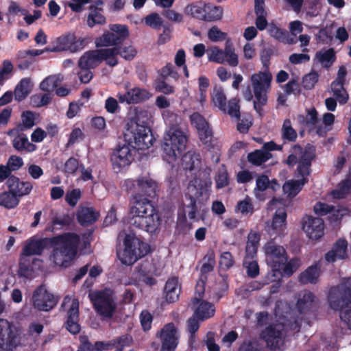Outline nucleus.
<instances>
[{
  "label": "nucleus",
  "mask_w": 351,
  "mask_h": 351,
  "mask_svg": "<svg viewBox=\"0 0 351 351\" xmlns=\"http://www.w3.org/2000/svg\"><path fill=\"white\" fill-rule=\"evenodd\" d=\"M124 138L128 144L119 143L110 154L112 167L116 173L132 163L134 160L132 151L147 149L153 145L154 141L150 128L140 124L136 119H130L127 122Z\"/></svg>",
  "instance_id": "obj_1"
},
{
  "label": "nucleus",
  "mask_w": 351,
  "mask_h": 351,
  "mask_svg": "<svg viewBox=\"0 0 351 351\" xmlns=\"http://www.w3.org/2000/svg\"><path fill=\"white\" fill-rule=\"evenodd\" d=\"M130 207V223L139 230L151 234L159 232L162 224V217L158 206L147 198L139 199Z\"/></svg>",
  "instance_id": "obj_2"
},
{
  "label": "nucleus",
  "mask_w": 351,
  "mask_h": 351,
  "mask_svg": "<svg viewBox=\"0 0 351 351\" xmlns=\"http://www.w3.org/2000/svg\"><path fill=\"white\" fill-rule=\"evenodd\" d=\"M163 115L165 117L167 116L165 118V121L171 125L167 134L168 137H165L162 145L163 158L168 162H171L175 161L182 152L185 149L187 138L184 132L177 125L178 119H180V117L169 111H167Z\"/></svg>",
  "instance_id": "obj_3"
},
{
  "label": "nucleus",
  "mask_w": 351,
  "mask_h": 351,
  "mask_svg": "<svg viewBox=\"0 0 351 351\" xmlns=\"http://www.w3.org/2000/svg\"><path fill=\"white\" fill-rule=\"evenodd\" d=\"M328 301L332 310L339 311L341 320L351 329V285L341 284L331 287Z\"/></svg>",
  "instance_id": "obj_4"
},
{
  "label": "nucleus",
  "mask_w": 351,
  "mask_h": 351,
  "mask_svg": "<svg viewBox=\"0 0 351 351\" xmlns=\"http://www.w3.org/2000/svg\"><path fill=\"white\" fill-rule=\"evenodd\" d=\"M212 181L210 178L206 177L201 178L195 177L189 182L188 192L185 194L186 199L190 200V202L186 205L187 208L191 210L188 213L190 219L198 221L196 218L197 214L199 213V209L197 205L201 200H206L210 195V187Z\"/></svg>",
  "instance_id": "obj_5"
},
{
  "label": "nucleus",
  "mask_w": 351,
  "mask_h": 351,
  "mask_svg": "<svg viewBox=\"0 0 351 351\" xmlns=\"http://www.w3.org/2000/svg\"><path fill=\"white\" fill-rule=\"evenodd\" d=\"M51 239V246L53 247L50 258L56 264H58V256L73 259L77 254V247L80 242L78 234L74 232H65Z\"/></svg>",
  "instance_id": "obj_6"
},
{
  "label": "nucleus",
  "mask_w": 351,
  "mask_h": 351,
  "mask_svg": "<svg viewBox=\"0 0 351 351\" xmlns=\"http://www.w3.org/2000/svg\"><path fill=\"white\" fill-rule=\"evenodd\" d=\"M115 293L109 288L89 293L90 302L96 313L104 319H111L117 309Z\"/></svg>",
  "instance_id": "obj_7"
},
{
  "label": "nucleus",
  "mask_w": 351,
  "mask_h": 351,
  "mask_svg": "<svg viewBox=\"0 0 351 351\" xmlns=\"http://www.w3.org/2000/svg\"><path fill=\"white\" fill-rule=\"evenodd\" d=\"M272 75L269 71H259L251 76V82L255 97L254 108L259 116H263V107L267 102V90L270 88Z\"/></svg>",
  "instance_id": "obj_8"
},
{
  "label": "nucleus",
  "mask_w": 351,
  "mask_h": 351,
  "mask_svg": "<svg viewBox=\"0 0 351 351\" xmlns=\"http://www.w3.org/2000/svg\"><path fill=\"white\" fill-rule=\"evenodd\" d=\"M184 12L199 21L215 22L222 19L223 9L220 5L199 1L187 5L184 8Z\"/></svg>",
  "instance_id": "obj_9"
},
{
  "label": "nucleus",
  "mask_w": 351,
  "mask_h": 351,
  "mask_svg": "<svg viewBox=\"0 0 351 351\" xmlns=\"http://www.w3.org/2000/svg\"><path fill=\"white\" fill-rule=\"evenodd\" d=\"M125 248L120 258L123 264L132 265L149 252V245L138 239L127 234L124 239Z\"/></svg>",
  "instance_id": "obj_10"
},
{
  "label": "nucleus",
  "mask_w": 351,
  "mask_h": 351,
  "mask_svg": "<svg viewBox=\"0 0 351 351\" xmlns=\"http://www.w3.org/2000/svg\"><path fill=\"white\" fill-rule=\"evenodd\" d=\"M264 250L266 261L271 268L272 276L276 278L280 277L282 266L287 262L288 258L285 249L271 241L265 245Z\"/></svg>",
  "instance_id": "obj_11"
},
{
  "label": "nucleus",
  "mask_w": 351,
  "mask_h": 351,
  "mask_svg": "<svg viewBox=\"0 0 351 351\" xmlns=\"http://www.w3.org/2000/svg\"><path fill=\"white\" fill-rule=\"evenodd\" d=\"M191 124L197 130L200 141L208 149H215L217 144V138H214L212 129L208 123L198 112H194L190 117Z\"/></svg>",
  "instance_id": "obj_12"
},
{
  "label": "nucleus",
  "mask_w": 351,
  "mask_h": 351,
  "mask_svg": "<svg viewBox=\"0 0 351 351\" xmlns=\"http://www.w3.org/2000/svg\"><path fill=\"white\" fill-rule=\"evenodd\" d=\"M56 44V46L53 47H46L45 51L49 52L69 51L75 53L83 49L86 45L87 42L84 38L77 39L74 34L69 33L57 38Z\"/></svg>",
  "instance_id": "obj_13"
},
{
  "label": "nucleus",
  "mask_w": 351,
  "mask_h": 351,
  "mask_svg": "<svg viewBox=\"0 0 351 351\" xmlns=\"http://www.w3.org/2000/svg\"><path fill=\"white\" fill-rule=\"evenodd\" d=\"M212 101L215 106L225 113H228L231 117H240L239 100L232 98L226 104V97L223 90L221 87H215L211 94Z\"/></svg>",
  "instance_id": "obj_14"
},
{
  "label": "nucleus",
  "mask_w": 351,
  "mask_h": 351,
  "mask_svg": "<svg viewBox=\"0 0 351 351\" xmlns=\"http://www.w3.org/2000/svg\"><path fill=\"white\" fill-rule=\"evenodd\" d=\"M112 49H97L85 52L79 59L78 66L80 68L95 69L102 61H105L108 65L110 56L112 55Z\"/></svg>",
  "instance_id": "obj_15"
},
{
  "label": "nucleus",
  "mask_w": 351,
  "mask_h": 351,
  "mask_svg": "<svg viewBox=\"0 0 351 351\" xmlns=\"http://www.w3.org/2000/svg\"><path fill=\"white\" fill-rule=\"evenodd\" d=\"M71 301L69 308L66 311V321L64 322L65 328L71 334L77 335L81 330V326L80 322V311H79V301L77 299L71 300L68 296L64 298L62 308H64L67 303Z\"/></svg>",
  "instance_id": "obj_16"
},
{
  "label": "nucleus",
  "mask_w": 351,
  "mask_h": 351,
  "mask_svg": "<svg viewBox=\"0 0 351 351\" xmlns=\"http://www.w3.org/2000/svg\"><path fill=\"white\" fill-rule=\"evenodd\" d=\"M156 337L161 342L160 351H175L179 343L178 330L173 322L165 324Z\"/></svg>",
  "instance_id": "obj_17"
},
{
  "label": "nucleus",
  "mask_w": 351,
  "mask_h": 351,
  "mask_svg": "<svg viewBox=\"0 0 351 351\" xmlns=\"http://www.w3.org/2000/svg\"><path fill=\"white\" fill-rule=\"evenodd\" d=\"M32 302L34 308L40 311H49L53 308L58 303L54 295L49 293L43 285L38 286L34 291Z\"/></svg>",
  "instance_id": "obj_18"
},
{
  "label": "nucleus",
  "mask_w": 351,
  "mask_h": 351,
  "mask_svg": "<svg viewBox=\"0 0 351 351\" xmlns=\"http://www.w3.org/2000/svg\"><path fill=\"white\" fill-rule=\"evenodd\" d=\"M19 343V339L12 326L8 320L0 319V348L12 350Z\"/></svg>",
  "instance_id": "obj_19"
},
{
  "label": "nucleus",
  "mask_w": 351,
  "mask_h": 351,
  "mask_svg": "<svg viewBox=\"0 0 351 351\" xmlns=\"http://www.w3.org/2000/svg\"><path fill=\"white\" fill-rule=\"evenodd\" d=\"M50 248H51L50 237L38 239L34 236L25 241L21 256H40L44 250Z\"/></svg>",
  "instance_id": "obj_20"
},
{
  "label": "nucleus",
  "mask_w": 351,
  "mask_h": 351,
  "mask_svg": "<svg viewBox=\"0 0 351 351\" xmlns=\"http://www.w3.org/2000/svg\"><path fill=\"white\" fill-rule=\"evenodd\" d=\"M209 60L219 64L227 63L231 66L239 64L238 56L234 52L232 45H226L224 49L215 47L209 56Z\"/></svg>",
  "instance_id": "obj_21"
},
{
  "label": "nucleus",
  "mask_w": 351,
  "mask_h": 351,
  "mask_svg": "<svg viewBox=\"0 0 351 351\" xmlns=\"http://www.w3.org/2000/svg\"><path fill=\"white\" fill-rule=\"evenodd\" d=\"M302 228L309 239L317 240L324 235V223L322 218L306 216L303 219Z\"/></svg>",
  "instance_id": "obj_22"
},
{
  "label": "nucleus",
  "mask_w": 351,
  "mask_h": 351,
  "mask_svg": "<svg viewBox=\"0 0 351 351\" xmlns=\"http://www.w3.org/2000/svg\"><path fill=\"white\" fill-rule=\"evenodd\" d=\"M137 192L134 195V201L136 196L139 199H143V196L155 197L158 191V183L150 177H141L136 180ZM144 198H146L144 197Z\"/></svg>",
  "instance_id": "obj_23"
},
{
  "label": "nucleus",
  "mask_w": 351,
  "mask_h": 351,
  "mask_svg": "<svg viewBox=\"0 0 351 351\" xmlns=\"http://www.w3.org/2000/svg\"><path fill=\"white\" fill-rule=\"evenodd\" d=\"M284 326L280 324L269 325L262 332L267 345L272 350L279 349L282 345Z\"/></svg>",
  "instance_id": "obj_24"
},
{
  "label": "nucleus",
  "mask_w": 351,
  "mask_h": 351,
  "mask_svg": "<svg viewBox=\"0 0 351 351\" xmlns=\"http://www.w3.org/2000/svg\"><path fill=\"white\" fill-rule=\"evenodd\" d=\"M287 212L285 208H278L273 217L271 224L267 227V231L272 239L281 237L285 229Z\"/></svg>",
  "instance_id": "obj_25"
},
{
  "label": "nucleus",
  "mask_w": 351,
  "mask_h": 351,
  "mask_svg": "<svg viewBox=\"0 0 351 351\" xmlns=\"http://www.w3.org/2000/svg\"><path fill=\"white\" fill-rule=\"evenodd\" d=\"M5 185L18 198L29 195L33 189V184L29 181L21 180L18 177L12 176L6 180Z\"/></svg>",
  "instance_id": "obj_26"
},
{
  "label": "nucleus",
  "mask_w": 351,
  "mask_h": 351,
  "mask_svg": "<svg viewBox=\"0 0 351 351\" xmlns=\"http://www.w3.org/2000/svg\"><path fill=\"white\" fill-rule=\"evenodd\" d=\"M152 94L145 88H134L124 94L117 95L119 102L135 104L148 100Z\"/></svg>",
  "instance_id": "obj_27"
},
{
  "label": "nucleus",
  "mask_w": 351,
  "mask_h": 351,
  "mask_svg": "<svg viewBox=\"0 0 351 351\" xmlns=\"http://www.w3.org/2000/svg\"><path fill=\"white\" fill-rule=\"evenodd\" d=\"M108 49H112L113 51L112 55L110 56V60L108 63V66L112 67L118 64V55L126 60H132L137 53L136 49L132 45L123 46L120 45L117 47L108 48Z\"/></svg>",
  "instance_id": "obj_28"
},
{
  "label": "nucleus",
  "mask_w": 351,
  "mask_h": 351,
  "mask_svg": "<svg viewBox=\"0 0 351 351\" xmlns=\"http://www.w3.org/2000/svg\"><path fill=\"white\" fill-rule=\"evenodd\" d=\"M347 247L348 243L346 239H337L332 249L325 254V260L328 263H334L337 260L346 258L348 257Z\"/></svg>",
  "instance_id": "obj_29"
},
{
  "label": "nucleus",
  "mask_w": 351,
  "mask_h": 351,
  "mask_svg": "<svg viewBox=\"0 0 351 351\" xmlns=\"http://www.w3.org/2000/svg\"><path fill=\"white\" fill-rule=\"evenodd\" d=\"M99 213L93 207L80 206L77 211V220L82 226L94 223L99 218Z\"/></svg>",
  "instance_id": "obj_30"
},
{
  "label": "nucleus",
  "mask_w": 351,
  "mask_h": 351,
  "mask_svg": "<svg viewBox=\"0 0 351 351\" xmlns=\"http://www.w3.org/2000/svg\"><path fill=\"white\" fill-rule=\"evenodd\" d=\"M320 275L321 267L318 263H315L300 273L298 281L302 285H315L319 282Z\"/></svg>",
  "instance_id": "obj_31"
},
{
  "label": "nucleus",
  "mask_w": 351,
  "mask_h": 351,
  "mask_svg": "<svg viewBox=\"0 0 351 351\" xmlns=\"http://www.w3.org/2000/svg\"><path fill=\"white\" fill-rule=\"evenodd\" d=\"M181 293V286L179 285L178 278L172 277L169 278L164 287L165 300L168 303L176 302Z\"/></svg>",
  "instance_id": "obj_32"
},
{
  "label": "nucleus",
  "mask_w": 351,
  "mask_h": 351,
  "mask_svg": "<svg viewBox=\"0 0 351 351\" xmlns=\"http://www.w3.org/2000/svg\"><path fill=\"white\" fill-rule=\"evenodd\" d=\"M315 296L310 291L305 290L299 295L296 306L300 314H306L315 304Z\"/></svg>",
  "instance_id": "obj_33"
},
{
  "label": "nucleus",
  "mask_w": 351,
  "mask_h": 351,
  "mask_svg": "<svg viewBox=\"0 0 351 351\" xmlns=\"http://www.w3.org/2000/svg\"><path fill=\"white\" fill-rule=\"evenodd\" d=\"M314 158L315 154L312 152L305 150L302 154L297 167L298 173L302 179H307L306 177L311 173V163Z\"/></svg>",
  "instance_id": "obj_34"
},
{
  "label": "nucleus",
  "mask_w": 351,
  "mask_h": 351,
  "mask_svg": "<svg viewBox=\"0 0 351 351\" xmlns=\"http://www.w3.org/2000/svg\"><path fill=\"white\" fill-rule=\"evenodd\" d=\"M13 147L19 152H33L36 149V145L30 143L26 134L21 133L12 140Z\"/></svg>",
  "instance_id": "obj_35"
},
{
  "label": "nucleus",
  "mask_w": 351,
  "mask_h": 351,
  "mask_svg": "<svg viewBox=\"0 0 351 351\" xmlns=\"http://www.w3.org/2000/svg\"><path fill=\"white\" fill-rule=\"evenodd\" d=\"M182 167L184 170L198 169L201 165V156L199 153L189 151L182 157Z\"/></svg>",
  "instance_id": "obj_36"
},
{
  "label": "nucleus",
  "mask_w": 351,
  "mask_h": 351,
  "mask_svg": "<svg viewBox=\"0 0 351 351\" xmlns=\"http://www.w3.org/2000/svg\"><path fill=\"white\" fill-rule=\"evenodd\" d=\"M90 12L87 16V25L90 27H93L97 25H104L106 23V19L102 14L103 9L96 5H90L88 8Z\"/></svg>",
  "instance_id": "obj_37"
},
{
  "label": "nucleus",
  "mask_w": 351,
  "mask_h": 351,
  "mask_svg": "<svg viewBox=\"0 0 351 351\" xmlns=\"http://www.w3.org/2000/svg\"><path fill=\"white\" fill-rule=\"evenodd\" d=\"M194 314L199 320L208 319L215 315V308L212 303L205 300H200L197 304Z\"/></svg>",
  "instance_id": "obj_38"
},
{
  "label": "nucleus",
  "mask_w": 351,
  "mask_h": 351,
  "mask_svg": "<svg viewBox=\"0 0 351 351\" xmlns=\"http://www.w3.org/2000/svg\"><path fill=\"white\" fill-rule=\"evenodd\" d=\"M114 33L112 32L111 30L104 31L102 35L98 36L95 40V46L97 48L99 47H117L118 45L121 44L117 40L116 37L114 36Z\"/></svg>",
  "instance_id": "obj_39"
},
{
  "label": "nucleus",
  "mask_w": 351,
  "mask_h": 351,
  "mask_svg": "<svg viewBox=\"0 0 351 351\" xmlns=\"http://www.w3.org/2000/svg\"><path fill=\"white\" fill-rule=\"evenodd\" d=\"M307 179L298 180H289L282 186V191L289 198L295 197L302 190L303 186L307 182Z\"/></svg>",
  "instance_id": "obj_40"
},
{
  "label": "nucleus",
  "mask_w": 351,
  "mask_h": 351,
  "mask_svg": "<svg viewBox=\"0 0 351 351\" xmlns=\"http://www.w3.org/2000/svg\"><path fill=\"white\" fill-rule=\"evenodd\" d=\"M72 221V217L68 214L53 217L51 223L46 226L45 231L47 232H53L56 229H61L63 227L70 226Z\"/></svg>",
  "instance_id": "obj_41"
},
{
  "label": "nucleus",
  "mask_w": 351,
  "mask_h": 351,
  "mask_svg": "<svg viewBox=\"0 0 351 351\" xmlns=\"http://www.w3.org/2000/svg\"><path fill=\"white\" fill-rule=\"evenodd\" d=\"M29 78L25 77L17 84L14 89V99L16 101H22L28 96L32 90Z\"/></svg>",
  "instance_id": "obj_42"
},
{
  "label": "nucleus",
  "mask_w": 351,
  "mask_h": 351,
  "mask_svg": "<svg viewBox=\"0 0 351 351\" xmlns=\"http://www.w3.org/2000/svg\"><path fill=\"white\" fill-rule=\"evenodd\" d=\"M63 76L61 74L49 75L40 84V88L45 92H51L61 84Z\"/></svg>",
  "instance_id": "obj_43"
},
{
  "label": "nucleus",
  "mask_w": 351,
  "mask_h": 351,
  "mask_svg": "<svg viewBox=\"0 0 351 351\" xmlns=\"http://www.w3.org/2000/svg\"><path fill=\"white\" fill-rule=\"evenodd\" d=\"M272 157L271 153L264 152L262 149H256L247 154V161L254 166H261Z\"/></svg>",
  "instance_id": "obj_44"
},
{
  "label": "nucleus",
  "mask_w": 351,
  "mask_h": 351,
  "mask_svg": "<svg viewBox=\"0 0 351 351\" xmlns=\"http://www.w3.org/2000/svg\"><path fill=\"white\" fill-rule=\"evenodd\" d=\"M20 201L21 199L9 189L0 193V206L7 209L16 208Z\"/></svg>",
  "instance_id": "obj_45"
},
{
  "label": "nucleus",
  "mask_w": 351,
  "mask_h": 351,
  "mask_svg": "<svg viewBox=\"0 0 351 351\" xmlns=\"http://www.w3.org/2000/svg\"><path fill=\"white\" fill-rule=\"evenodd\" d=\"M298 120L300 123L305 125L310 130L316 128L317 124L319 123L317 117V112L315 108H312L307 110L306 116L299 115Z\"/></svg>",
  "instance_id": "obj_46"
},
{
  "label": "nucleus",
  "mask_w": 351,
  "mask_h": 351,
  "mask_svg": "<svg viewBox=\"0 0 351 351\" xmlns=\"http://www.w3.org/2000/svg\"><path fill=\"white\" fill-rule=\"evenodd\" d=\"M315 58L324 68L328 69L336 60L335 51L332 48L324 51H318L315 53Z\"/></svg>",
  "instance_id": "obj_47"
},
{
  "label": "nucleus",
  "mask_w": 351,
  "mask_h": 351,
  "mask_svg": "<svg viewBox=\"0 0 351 351\" xmlns=\"http://www.w3.org/2000/svg\"><path fill=\"white\" fill-rule=\"evenodd\" d=\"M34 125V114L29 110L24 111L21 114V122L16 125V130L22 132L32 128Z\"/></svg>",
  "instance_id": "obj_48"
},
{
  "label": "nucleus",
  "mask_w": 351,
  "mask_h": 351,
  "mask_svg": "<svg viewBox=\"0 0 351 351\" xmlns=\"http://www.w3.org/2000/svg\"><path fill=\"white\" fill-rule=\"evenodd\" d=\"M108 27L109 29L114 33V36L121 45H123L125 40L130 36L129 29L126 25L110 24Z\"/></svg>",
  "instance_id": "obj_49"
},
{
  "label": "nucleus",
  "mask_w": 351,
  "mask_h": 351,
  "mask_svg": "<svg viewBox=\"0 0 351 351\" xmlns=\"http://www.w3.org/2000/svg\"><path fill=\"white\" fill-rule=\"evenodd\" d=\"M136 268L140 276L160 275V272L158 271L156 265L153 263L152 259L146 258L143 260Z\"/></svg>",
  "instance_id": "obj_50"
},
{
  "label": "nucleus",
  "mask_w": 351,
  "mask_h": 351,
  "mask_svg": "<svg viewBox=\"0 0 351 351\" xmlns=\"http://www.w3.org/2000/svg\"><path fill=\"white\" fill-rule=\"evenodd\" d=\"M215 181L217 189H223L230 184V176L224 165H222L218 169L215 177Z\"/></svg>",
  "instance_id": "obj_51"
},
{
  "label": "nucleus",
  "mask_w": 351,
  "mask_h": 351,
  "mask_svg": "<svg viewBox=\"0 0 351 351\" xmlns=\"http://www.w3.org/2000/svg\"><path fill=\"white\" fill-rule=\"evenodd\" d=\"M282 135L285 140L290 142H294L297 139V132L292 128L290 119H287L284 121L282 128Z\"/></svg>",
  "instance_id": "obj_52"
},
{
  "label": "nucleus",
  "mask_w": 351,
  "mask_h": 351,
  "mask_svg": "<svg viewBox=\"0 0 351 351\" xmlns=\"http://www.w3.org/2000/svg\"><path fill=\"white\" fill-rule=\"evenodd\" d=\"M267 32L270 36L277 40L280 43L283 41L285 39V36L288 35V32L286 29L278 27L274 23H270L269 24Z\"/></svg>",
  "instance_id": "obj_53"
},
{
  "label": "nucleus",
  "mask_w": 351,
  "mask_h": 351,
  "mask_svg": "<svg viewBox=\"0 0 351 351\" xmlns=\"http://www.w3.org/2000/svg\"><path fill=\"white\" fill-rule=\"evenodd\" d=\"M269 184V180L267 176L261 175L257 177L256 180V188L254 189L256 197L261 200L265 199L264 198H261L260 193H263L268 190Z\"/></svg>",
  "instance_id": "obj_54"
},
{
  "label": "nucleus",
  "mask_w": 351,
  "mask_h": 351,
  "mask_svg": "<svg viewBox=\"0 0 351 351\" xmlns=\"http://www.w3.org/2000/svg\"><path fill=\"white\" fill-rule=\"evenodd\" d=\"M243 267L248 277L254 278L259 274V266L256 259L243 260Z\"/></svg>",
  "instance_id": "obj_55"
},
{
  "label": "nucleus",
  "mask_w": 351,
  "mask_h": 351,
  "mask_svg": "<svg viewBox=\"0 0 351 351\" xmlns=\"http://www.w3.org/2000/svg\"><path fill=\"white\" fill-rule=\"evenodd\" d=\"M238 351H263V348L256 339L245 340L239 346Z\"/></svg>",
  "instance_id": "obj_56"
},
{
  "label": "nucleus",
  "mask_w": 351,
  "mask_h": 351,
  "mask_svg": "<svg viewBox=\"0 0 351 351\" xmlns=\"http://www.w3.org/2000/svg\"><path fill=\"white\" fill-rule=\"evenodd\" d=\"M82 192L80 189L68 191L65 195L66 202L71 207H75L81 199Z\"/></svg>",
  "instance_id": "obj_57"
},
{
  "label": "nucleus",
  "mask_w": 351,
  "mask_h": 351,
  "mask_svg": "<svg viewBox=\"0 0 351 351\" xmlns=\"http://www.w3.org/2000/svg\"><path fill=\"white\" fill-rule=\"evenodd\" d=\"M227 34L221 31L218 27L213 26L208 31V38L212 42H218L224 40L226 38Z\"/></svg>",
  "instance_id": "obj_58"
},
{
  "label": "nucleus",
  "mask_w": 351,
  "mask_h": 351,
  "mask_svg": "<svg viewBox=\"0 0 351 351\" xmlns=\"http://www.w3.org/2000/svg\"><path fill=\"white\" fill-rule=\"evenodd\" d=\"M112 345L115 347L123 348L128 347L132 346L133 343V339L129 334L121 335L116 339L111 341Z\"/></svg>",
  "instance_id": "obj_59"
},
{
  "label": "nucleus",
  "mask_w": 351,
  "mask_h": 351,
  "mask_svg": "<svg viewBox=\"0 0 351 351\" xmlns=\"http://www.w3.org/2000/svg\"><path fill=\"white\" fill-rule=\"evenodd\" d=\"M236 209L239 210L243 215H252L254 211V206L251 202L250 198H245L243 200L239 201L236 206Z\"/></svg>",
  "instance_id": "obj_60"
},
{
  "label": "nucleus",
  "mask_w": 351,
  "mask_h": 351,
  "mask_svg": "<svg viewBox=\"0 0 351 351\" xmlns=\"http://www.w3.org/2000/svg\"><path fill=\"white\" fill-rule=\"evenodd\" d=\"M339 186V190H334L332 192L335 197H341L340 194L346 195L351 191V179L346 178L342 180Z\"/></svg>",
  "instance_id": "obj_61"
},
{
  "label": "nucleus",
  "mask_w": 351,
  "mask_h": 351,
  "mask_svg": "<svg viewBox=\"0 0 351 351\" xmlns=\"http://www.w3.org/2000/svg\"><path fill=\"white\" fill-rule=\"evenodd\" d=\"M109 346V343H106L99 341H96L94 345H92L88 340L84 341L82 345L84 350H86L88 351H103L104 350H108Z\"/></svg>",
  "instance_id": "obj_62"
},
{
  "label": "nucleus",
  "mask_w": 351,
  "mask_h": 351,
  "mask_svg": "<svg viewBox=\"0 0 351 351\" xmlns=\"http://www.w3.org/2000/svg\"><path fill=\"white\" fill-rule=\"evenodd\" d=\"M234 264V260L230 252H224L221 254L219 265L223 269L228 270L231 268Z\"/></svg>",
  "instance_id": "obj_63"
},
{
  "label": "nucleus",
  "mask_w": 351,
  "mask_h": 351,
  "mask_svg": "<svg viewBox=\"0 0 351 351\" xmlns=\"http://www.w3.org/2000/svg\"><path fill=\"white\" fill-rule=\"evenodd\" d=\"M166 80L156 79L154 82L155 88L158 92L162 93L165 95H169L174 93L173 86L168 84Z\"/></svg>",
  "instance_id": "obj_64"
}]
</instances>
